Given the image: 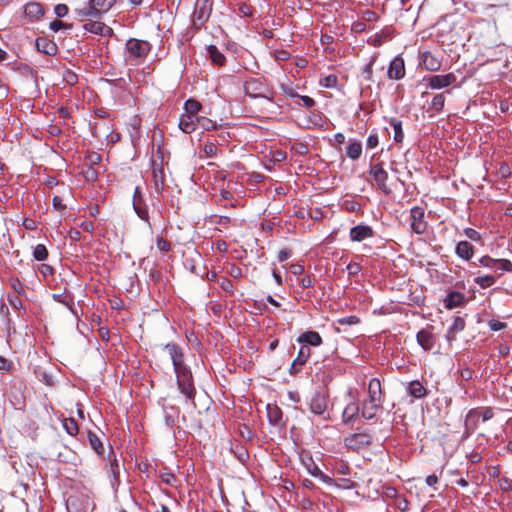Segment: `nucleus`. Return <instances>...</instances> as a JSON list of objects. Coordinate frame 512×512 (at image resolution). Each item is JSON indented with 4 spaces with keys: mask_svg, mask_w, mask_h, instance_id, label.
<instances>
[{
    "mask_svg": "<svg viewBox=\"0 0 512 512\" xmlns=\"http://www.w3.org/2000/svg\"><path fill=\"white\" fill-rule=\"evenodd\" d=\"M465 328V321L461 317H456L448 330L447 339L448 341H452L455 337V334L463 331Z\"/></svg>",
    "mask_w": 512,
    "mask_h": 512,
    "instance_id": "nucleus-25",
    "label": "nucleus"
},
{
    "mask_svg": "<svg viewBox=\"0 0 512 512\" xmlns=\"http://www.w3.org/2000/svg\"><path fill=\"white\" fill-rule=\"evenodd\" d=\"M480 263L495 271H500L498 275L503 272H512V263L506 258H480Z\"/></svg>",
    "mask_w": 512,
    "mask_h": 512,
    "instance_id": "nucleus-9",
    "label": "nucleus"
},
{
    "mask_svg": "<svg viewBox=\"0 0 512 512\" xmlns=\"http://www.w3.org/2000/svg\"><path fill=\"white\" fill-rule=\"evenodd\" d=\"M50 29L54 32H58L61 29H71L72 25L67 24L61 20H54L49 25Z\"/></svg>",
    "mask_w": 512,
    "mask_h": 512,
    "instance_id": "nucleus-43",
    "label": "nucleus"
},
{
    "mask_svg": "<svg viewBox=\"0 0 512 512\" xmlns=\"http://www.w3.org/2000/svg\"><path fill=\"white\" fill-rule=\"evenodd\" d=\"M133 208L139 218L148 222V218H149L148 211L145 207H143V198L142 197L133 199Z\"/></svg>",
    "mask_w": 512,
    "mask_h": 512,
    "instance_id": "nucleus-31",
    "label": "nucleus"
},
{
    "mask_svg": "<svg viewBox=\"0 0 512 512\" xmlns=\"http://www.w3.org/2000/svg\"><path fill=\"white\" fill-rule=\"evenodd\" d=\"M473 253V245L468 241H460L456 246V254L458 256H472Z\"/></svg>",
    "mask_w": 512,
    "mask_h": 512,
    "instance_id": "nucleus-32",
    "label": "nucleus"
},
{
    "mask_svg": "<svg viewBox=\"0 0 512 512\" xmlns=\"http://www.w3.org/2000/svg\"><path fill=\"white\" fill-rule=\"evenodd\" d=\"M387 75L389 79L400 80L405 76L404 60L400 56H396L389 65Z\"/></svg>",
    "mask_w": 512,
    "mask_h": 512,
    "instance_id": "nucleus-10",
    "label": "nucleus"
},
{
    "mask_svg": "<svg viewBox=\"0 0 512 512\" xmlns=\"http://www.w3.org/2000/svg\"><path fill=\"white\" fill-rule=\"evenodd\" d=\"M363 18L366 21H374L377 19V14L372 10H367L364 12Z\"/></svg>",
    "mask_w": 512,
    "mask_h": 512,
    "instance_id": "nucleus-64",
    "label": "nucleus"
},
{
    "mask_svg": "<svg viewBox=\"0 0 512 512\" xmlns=\"http://www.w3.org/2000/svg\"><path fill=\"white\" fill-rule=\"evenodd\" d=\"M175 373L177 375V382L180 391L186 396V398H193L194 386L191 373L186 368L176 371Z\"/></svg>",
    "mask_w": 512,
    "mask_h": 512,
    "instance_id": "nucleus-6",
    "label": "nucleus"
},
{
    "mask_svg": "<svg viewBox=\"0 0 512 512\" xmlns=\"http://www.w3.org/2000/svg\"><path fill=\"white\" fill-rule=\"evenodd\" d=\"M64 80L69 85H74L78 81V76L71 70H66L64 74Z\"/></svg>",
    "mask_w": 512,
    "mask_h": 512,
    "instance_id": "nucleus-53",
    "label": "nucleus"
},
{
    "mask_svg": "<svg viewBox=\"0 0 512 512\" xmlns=\"http://www.w3.org/2000/svg\"><path fill=\"white\" fill-rule=\"evenodd\" d=\"M292 150H294L299 155H306L309 152L307 144L302 142L295 143L292 146Z\"/></svg>",
    "mask_w": 512,
    "mask_h": 512,
    "instance_id": "nucleus-48",
    "label": "nucleus"
},
{
    "mask_svg": "<svg viewBox=\"0 0 512 512\" xmlns=\"http://www.w3.org/2000/svg\"><path fill=\"white\" fill-rule=\"evenodd\" d=\"M499 485L502 490H510L512 488V482L507 478H502L499 480Z\"/></svg>",
    "mask_w": 512,
    "mask_h": 512,
    "instance_id": "nucleus-59",
    "label": "nucleus"
},
{
    "mask_svg": "<svg viewBox=\"0 0 512 512\" xmlns=\"http://www.w3.org/2000/svg\"><path fill=\"white\" fill-rule=\"evenodd\" d=\"M88 3L100 18L113 7L116 0H89Z\"/></svg>",
    "mask_w": 512,
    "mask_h": 512,
    "instance_id": "nucleus-18",
    "label": "nucleus"
},
{
    "mask_svg": "<svg viewBox=\"0 0 512 512\" xmlns=\"http://www.w3.org/2000/svg\"><path fill=\"white\" fill-rule=\"evenodd\" d=\"M52 204L57 211H63L66 208L65 204H63L62 198L57 195L53 197Z\"/></svg>",
    "mask_w": 512,
    "mask_h": 512,
    "instance_id": "nucleus-55",
    "label": "nucleus"
},
{
    "mask_svg": "<svg viewBox=\"0 0 512 512\" xmlns=\"http://www.w3.org/2000/svg\"><path fill=\"white\" fill-rule=\"evenodd\" d=\"M316 470H317V473H314V477L319 478L321 481H323L324 483H326L328 485H334L335 484V480L334 479H332L331 477L323 474L322 471L319 468H316Z\"/></svg>",
    "mask_w": 512,
    "mask_h": 512,
    "instance_id": "nucleus-52",
    "label": "nucleus"
},
{
    "mask_svg": "<svg viewBox=\"0 0 512 512\" xmlns=\"http://www.w3.org/2000/svg\"><path fill=\"white\" fill-rule=\"evenodd\" d=\"M156 246L159 252L166 253L170 250V242L163 238H157Z\"/></svg>",
    "mask_w": 512,
    "mask_h": 512,
    "instance_id": "nucleus-47",
    "label": "nucleus"
},
{
    "mask_svg": "<svg viewBox=\"0 0 512 512\" xmlns=\"http://www.w3.org/2000/svg\"><path fill=\"white\" fill-rule=\"evenodd\" d=\"M101 159H102V157H101V155L99 153H97V152H90L87 155V157H86V161L87 162L85 164L87 166H92L93 167V165H96V164L100 163Z\"/></svg>",
    "mask_w": 512,
    "mask_h": 512,
    "instance_id": "nucleus-45",
    "label": "nucleus"
},
{
    "mask_svg": "<svg viewBox=\"0 0 512 512\" xmlns=\"http://www.w3.org/2000/svg\"><path fill=\"white\" fill-rule=\"evenodd\" d=\"M62 425L66 432L71 436L76 435L79 431L78 424L73 418H64Z\"/></svg>",
    "mask_w": 512,
    "mask_h": 512,
    "instance_id": "nucleus-35",
    "label": "nucleus"
},
{
    "mask_svg": "<svg viewBox=\"0 0 512 512\" xmlns=\"http://www.w3.org/2000/svg\"><path fill=\"white\" fill-rule=\"evenodd\" d=\"M411 216V228L417 234H422L427 229V223L424 220V209L419 206H415L410 211Z\"/></svg>",
    "mask_w": 512,
    "mask_h": 512,
    "instance_id": "nucleus-8",
    "label": "nucleus"
},
{
    "mask_svg": "<svg viewBox=\"0 0 512 512\" xmlns=\"http://www.w3.org/2000/svg\"><path fill=\"white\" fill-rule=\"evenodd\" d=\"M310 354V349L307 346L301 347L296 359L292 363V368L296 365H303L309 359Z\"/></svg>",
    "mask_w": 512,
    "mask_h": 512,
    "instance_id": "nucleus-34",
    "label": "nucleus"
},
{
    "mask_svg": "<svg viewBox=\"0 0 512 512\" xmlns=\"http://www.w3.org/2000/svg\"><path fill=\"white\" fill-rule=\"evenodd\" d=\"M389 124L394 130V141L401 143L404 139V132L402 129V122L396 118H391Z\"/></svg>",
    "mask_w": 512,
    "mask_h": 512,
    "instance_id": "nucleus-30",
    "label": "nucleus"
},
{
    "mask_svg": "<svg viewBox=\"0 0 512 512\" xmlns=\"http://www.w3.org/2000/svg\"><path fill=\"white\" fill-rule=\"evenodd\" d=\"M212 3L210 0H197L193 12V21L195 25H203L210 17Z\"/></svg>",
    "mask_w": 512,
    "mask_h": 512,
    "instance_id": "nucleus-5",
    "label": "nucleus"
},
{
    "mask_svg": "<svg viewBox=\"0 0 512 512\" xmlns=\"http://www.w3.org/2000/svg\"><path fill=\"white\" fill-rule=\"evenodd\" d=\"M417 342L424 350H431L436 343V337L430 329H423L417 333Z\"/></svg>",
    "mask_w": 512,
    "mask_h": 512,
    "instance_id": "nucleus-14",
    "label": "nucleus"
},
{
    "mask_svg": "<svg viewBox=\"0 0 512 512\" xmlns=\"http://www.w3.org/2000/svg\"><path fill=\"white\" fill-rule=\"evenodd\" d=\"M420 59L421 64L428 71L434 72L441 68V61L429 51L423 52Z\"/></svg>",
    "mask_w": 512,
    "mask_h": 512,
    "instance_id": "nucleus-16",
    "label": "nucleus"
},
{
    "mask_svg": "<svg viewBox=\"0 0 512 512\" xmlns=\"http://www.w3.org/2000/svg\"><path fill=\"white\" fill-rule=\"evenodd\" d=\"M244 90L247 96L252 98H265L269 101H273V92L271 89L264 84L260 79L251 78L244 84Z\"/></svg>",
    "mask_w": 512,
    "mask_h": 512,
    "instance_id": "nucleus-3",
    "label": "nucleus"
},
{
    "mask_svg": "<svg viewBox=\"0 0 512 512\" xmlns=\"http://www.w3.org/2000/svg\"><path fill=\"white\" fill-rule=\"evenodd\" d=\"M408 393L414 398H422L427 394V390L421 382L412 381L408 385Z\"/></svg>",
    "mask_w": 512,
    "mask_h": 512,
    "instance_id": "nucleus-24",
    "label": "nucleus"
},
{
    "mask_svg": "<svg viewBox=\"0 0 512 512\" xmlns=\"http://www.w3.org/2000/svg\"><path fill=\"white\" fill-rule=\"evenodd\" d=\"M24 13L31 20H37L43 16L44 9L42 4L38 2H29L24 7Z\"/></svg>",
    "mask_w": 512,
    "mask_h": 512,
    "instance_id": "nucleus-19",
    "label": "nucleus"
},
{
    "mask_svg": "<svg viewBox=\"0 0 512 512\" xmlns=\"http://www.w3.org/2000/svg\"><path fill=\"white\" fill-rule=\"evenodd\" d=\"M88 439H89V442H90V445L91 447L98 453V454H101L103 453L104 451V447H103V444L102 442L100 441V439L94 435V434H89L88 435Z\"/></svg>",
    "mask_w": 512,
    "mask_h": 512,
    "instance_id": "nucleus-40",
    "label": "nucleus"
},
{
    "mask_svg": "<svg viewBox=\"0 0 512 512\" xmlns=\"http://www.w3.org/2000/svg\"><path fill=\"white\" fill-rule=\"evenodd\" d=\"M334 486L341 489L349 490L354 488V483L349 479H340L339 481H335Z\"/></svg>",
    "mask_w": 512,
    "mask_h": 512,
    "instance_id": "nucleus-50",
    "label": "nucleus"
},
{
    "mask_svg": "<svg viewBox=\"0 0 512 512\" xmlns=\"http://www.w3.org/2000/svg\"><path fill=\"white\" fill-rule=\"evenodd\" d=\"M362 154V144L358 141L349 142L346 147V155L352 159L357 160Z\"/></svg>",
    "mask_w": 512,
    "mask_h": 512,
    "instance_id": "nucleus-26",
    "label": "nucleus"
},
{
    "mask_svg": "<svg viewBox=\"0 0 512 512\" xmlns=\"http://www.w3.org/2000/svg\"><path fill=\"white\" fill-rule=\"evenodd\" d=\"M54 12L57 17L63 18L68 14L69 8L66 4H57L54 8Z\"/></svg>",
    "mask_w": 512,
    "mask_h": 512,
    "instance_id": "nucleus-49",
    "label": "nucleus"
},
{
    "mask_svg": "<svg viewBox=\"0 0 512 512\" xmlns=\"http://www.w3.org/2000/svg\"><path fill=\"white\" fill-rule=\"evenodd\" d=\"M297 341L299 343H305L307 345H311L314 347H318L322 344V338H321L320 334L317 332H314V331H307V332L301 334L297 338Z\"/></svg>",
    "mask_w": 512,
    "mask_h": 512,
    "instance_id": "nucleus-21",
    "label": "nucleus"
},
{
    "mask_svg": "<svg viewBox=\"0 0 512 512\" xmlns=\"http://www.w3.org/2000/svg\"><path fill=\"white\" fill-rule=\"evenodd\" d=\"M423 80L426 82L427 87L433 90H440L453 85L457 77L454 73L450 72L447 74L429 75L424 77Z\"/></svg>",
    "mask_w": 512,
    "mask_h": 512,
    "instance_id": "nucleus-4",
    "label": "nucleus"
},
{
    "mask_svg": "<svg viewBox=\"0 0 512 512\" xmlns=\"http://www.w3.org/2000/svg\"><path fill=\"white\" fill-rule=\"evenodd\" d=\"M379 143L378 135L377 134H370L367 138L366 145L368 148L373 149L375 148Z\"/></svg>",
    "mask_w": 512,
    "mask_h": 512,
    "instance_id": "nucleus-56",
    "label": "nucleus"
},
{
    "mask_svg": "<svg viewBox=\"0 0 512 512\" xmlns=\"http://www.w3.org/2000/svg\"><path fill=\"white\" fill-rule=\"evenodd\" d=\"M207 51H208V54H209V57L211 59V61L216 64V65H223L226 58L225 56L223 55V53H221L216 46L214 45H210L207 47Z\"/></svg>",
    "mask_w": 512,
    "mask_h": 512,
    "instance_id": "nucleus-29",
    "label": "nucleus"
},
{
    "mask_svg": "<svg viewBox=\"0 0 512 512\" xmlns=\"http://www.w3.org/2000/svg\"><path fill=\"white\" fill-rule=\"evenodd\" d=\"M339 323L353 325V324L358 323V318L355 317V316H350V317L342 318V319L339 320Z\"/></svg>",
    "mask_w": 512,
    "mask_h": 512,
    "instance_id": "nucleus-62",
    "label": "nucleus"
},
{
    "mask_svg": "<svg viewBox=\"0 0 512 512\" xmlns=\"http://www.w3.org/2000/svg\"><path fill=\"white\" fill-rule=\"evenodd\" d=\"M196 118L193 115L183 114L179 119V128L187 134L192 133L197 128Z\"/></svg>",
    "mask_w": 512,
    "mask_h": 512,
    "instance_id": "nucleus-20",
    "label": "nucleus"
},
{
    "mask_svg": "<svg viewBox=\"0 0 512 512\" xmlns=\"http://www.w3.org/2000/svg\"><path fill=\"white\" fill-rule=\"evenodd\" d=\"M165 351L168 353V355L171 358L175 372L185 368L182 365V359H183L182 352L176 345L167 344L165 346Z\"/></svg>",
    "mask_w": 512,
    "mask_h": 512,
    "instance_id": "nucleus-15",
    "label": "nucleus"
},
{
    "mask_svg": "<svg viewBox=\"0 0 512 512\" xmlns=\"http://www.w3.org/2000/svg\"><path fill=\"white\" fill-rule=\"evenodd\" d=\"M381 383L373 378L368 385V400L363 403L362 416L366 419H372L380 406L381 402Z\"/></svg>",
    "mask_w": 512,
    "mask_h": 512,
    "instance_id": "nucleus-2",
    "label": "nucleus"
},
{
    "mask_svg": "<svg viewBox=\"0 0 512 512\" xmlns=\"http://www.w3.org/2000/svg\"><path fill=\"white\" fill-rule=\"evenodd\" d=\"M370 443V436L366 433H355L345 438V445L351 449H360Z\"/></svg>",
    "mask_w": 512,
    "mask_h": 512,
    "instance_id": "nucleus-11",
    "label": "nucleus"
},
{
    "mask_svg": "<svg viewBox=\"0 0 512 512\" xmlns=\"http://www.w3.org/2000/svg\"><path fill=\"white\" fill-rule=\"evenodd\" d=\"M369 174L373 177L380 190L386 194L391 192L387 186L388 173L383 169L382 164L370 165Z\"/></svg>",
    "mask_w": 512,
    "mask_h": 512,
    "instance_id": "nucleus-7",
    "label": "nucleus"
},
{
    "mask_svg": "<svg viewBox=\"0 0 512 512\" xmlns=\"http://www.w3.org/2000/svg\"><path fill=\"white\" fill-rule=\"evenodd\" d=\"M359 413V407L356 403H348L343 411V419L345 422H349L354 419Z\"/></svg>",
    "mask_w": 512,
    "mask_h": 512,
    "instance_id": "nucleus-33",
    "label": "nucleus"
},
{
    "mask_svg": "<svg viewBox=\"0 0 512 512\" xmlns=\"http://www.w3.org/2000/svg\"><path fill=\"white\" fill-rule=\"evenodd\" d=\"M197 127L202 128L203 130L210 131L216 129V123L206 117H197L196 118Z\"/></svg>",
    "mask_w": 512,
    "mask_h": 512,
    "instance_id": "nucleus-38",
    "label": "nucleus"
},
{
    "mask_svg": "<svg viewBox=\"0 0 512 512\" xmlns=\"http://www.w3.org/2000/svg\"><path fill=\"white\" fill-rule=\"evenodd\" d=\"M47 255H48V251L44 245L39 244L35 247L33 256H47Z\"/></svg>",
    "mask_w": 512,
    "mask_h": 512,
    "instance_id": "nucleus-58",
    "label": "nucleus"
},
{
    "mask_svg": "<svg viewBox=\"0 0 512 512\" xmlns=\"http://www.w3.org/2000/svg\"><path fill=\"white\" fill-rule=\"evenodd\" d=\"M153 178H154V183H155V187L157 190H160L162 189V186L164 184V173H163V169L162 168H154L153 169Z\"/></svg>",
    "mask_w": 512,
    "mask_h": 512,
    "instance_id": "nucleus-39",
    "label": "nucleus"
},
{
    "mask_svg": "<svg viewBox=\"0 0 512 512\" xmlns=\"http://www.w3.org/2000/svg\"><path fill=\"white\" fill-rule=\"evenodd\" d=\"M39 270L44 276L51 275L53 271L52 267L47 264H41Z\"/></svg>",
    "mask_w": 512,
    "mask_h": 512,
    "instance_id": "nucleus-63",
    "label": "nucleus"
},
{
    "mask_svg": "<svg viewBox=\"0 0 512 512\" xmlns=\"http://www.w3.org/2000/svg\"><path fill=\"white\" fill-rule=\"evenodd\" d=\"M310 409L314 414H323L327 409L326 398L321 394L314 395L311 399Z\"/></svg>",
    "mask_w": 512,
    "mask_h": 512,
    "instance_id": "nucleus-22",
    "label": "nucleus"
},
{
    "mask_svg": "<svg viewBox=\"0 0 512 512\" xmlns=\"http://www.w3.org/2000/svg\"><path fill=\"white\" fill-rule=\"evenodd\" d=\"M22 225L27 230H35L37 228L36 221H34L33 219H30V218H24Z\"/></svg>",
    "mask_w": 512,
    "mask_h": 512,
    "instance_id": "nucleus-57",
    "label": "nucleus"
},
{
    "mask_svg": "<svg viewBox=\"0 0 512 512\" xmlns=\"http://www.w3.org/2000/svg\"><path fill=\"white\" fill-rule=\"evenodd\" d=\"M85 31L97 34V35H111L113 33L112 28L106 26L103 22L91 21L83 25Z\"/></svg>",
    "mask_w": 512,
    "mask_h": 512,
    "instance_id": "nucleus-17",
    "label": "nucleus"
},
{
    "mask_svg": "<svg viewBox=\"0 0 512 512\" xmlns=\"http://www.w3.org/2000/svg\"><path fill=\"white\" fill-rule=\"evenodd\" d=\"M203 151L207 157H214L217 154V146L213 142H207L203 146Z\"/></svg>",
    "mask_w": 512,
    "mask_h": 512,
    "instance_id": "nucleus-44",
    "label": "nucleus"
},
{
    "mask_svg": "<svg viewBox=\"0 0 512 512\" xmlns=\"http://www.w3.org/2000/svg\"><path fill=\"white\" fill-rule=\"evenodd\" d=\"M464 300V296L459 292H452L445 298V306L448 309H452L461 305Z\"/></svg>",
    "mask_w": 512,
    "mask_h": 512,
    "instance_id": "nucleus-27",
    "label": "nucleus"
},
{
    "mask_svg": "<svg viewBox=\"0 0 512 512\" xmlns=\"http://www.w3.org/2000/svg\"><path fill=\"white\" fill-rule=\"evenodd\" d=\"M446 97L445 92L436 94L431 101L429 106V110L433 112V114L440 113L445 105Z\"/></svg>",
    "mask_w": 512,
    "mask_h": 512,
    "instance_id": "nucleus-23",
    "label": "nucleus"
},
{
    "mask_svg": "<svg viewBox=\"0 0 512 512\" xmlns=\"http://www.w3.org/2000/svg\"><path fill=\"white\" fill-rule=\"evenodd\" d=\"M200 109L201 104L196 100L189 99L185 103L186 115H193L194 117H196V114L199 112Z\"/></svg>",
    "mask_w": 512,
    "mask_h": 512,
    "instance_id": "nucleus-37",
    "label": "nucleus"
},
{
    "mask_svg": "<svg viewBox=\"0 0 512 512\" xmlns=\"http://www.w3.org/2000/svg\"><path fill=\"white\" fill-rule=\"evenodd\" d=\"M151 51V45L148 41L131 38L125 45V62L131 66H137Z\"/></svg>",
    "mask_w": 512,
    "mask_h": 512,
    "instance_id": "nucleus-1",
    "label": "nucleus"
},
{
    "mask_svg": "<svg viewBox=\"0 0 512 512\" xmlns=\"http://www.w3.org/2000/svg\"><path fill=\"white\" fill-rule=\"evenodd\" d=\"M82 174L88 182H94L98 179V171L94 167L87 166L86 164L83 165Z\"/></svg>",
    "mask_w": 512,
    "mask_h": 512,
    "instance_id": "nucleus-36",
    "label": "nucleus"
},
{
    "mask_svg": "<svg viewBox=\"0 0 512 512\" xmlns=\"http://www.w3.org/2000/svg\"><path fill=\"white\" fill-rule=\"evenodd\" d=\"M464 235L470 239V240H473V241H476V242H480L481 241V235L478 231H476L475 229H472V228H466L464 230Z\"/></svg>",
    "mask_w": 512,
    "mask_h": 512,
    "instance_id": "nucleus-46",
    "label": "nucleus"
},
{
    "mask_svg": "<svg viewBox=\"0 0 512 512\" xmlns=\"http://www.w3.org/2000/svg\"><path fill=\"white\" fill-rule=\"evenodd\" d=\"M337 77L335 75H329L324 78V80L321 82V85L326 88H332L337 85Z\"/></svg>",
    "mask_w": 512,
    "mask_h": 512,
    "instance_id": "nucleus-51",
    "label": "nucleus"
},
{
    "mask_svg": "<svg viewBox=\"0 0 512 512\" xmlns=\"http://www.w3.org/2000/svg\"><path fill=\"white\" fill-rule=\"evenodd\" d=\"M374 235L373 229L369 225H357L350 229V238L352 241H363Z\"/></svg>",
    "mask_w": 512,
    "mask_h": 512,
    "instance_id": "nucleus-13",
    "label": "nucleus"
},
{
    "mask_svg": "<svg viewBox=\"0 0 512 512\" xmlns=\"http://www.w3.org/2000/svg\"><path fill=\"white\" fill-rule=\"evenodd\" d=\"M299 98L302 100L303 105L306 108H311V107H313L315 105L314 99L309 97V96H300Z\"/></svg>",
    "mask_w": 512,
    "mask_h": 512,
    "instance_id": "nucleus-60",
    "label": "nucleus"
},
{
    "mask_svg": "<svg viewBox=\"0 0 512 512\" xmlns=\"http://www.w3.org/2000/svg\"><path fill=\"white\" fill-rule=\"evenodd\" d=\"M281 90L288 97H291V98L300 97V95L297 92H295V90L292 87H290L288 85L281 84Z\"/></svg>",
    "mask_w": 512,
    "mask_h": 512,
    "instance_id": "nucleus-54",
    "label": "nucleus"
},
{
    "mask_svg": "<svg viewBox=\"0 0 512 512\" xmlns=\"http://www.w3.org/2000/svg\"><path fill=\"white\" fill-rule=\"evenodd\" d=\"M75 12L79 21L99 18L98 14L92 9V7L89 4L84 8L77 9Z\"/></svg>",
    "mask_w": 512,
    "mask_h": 512,
    "instance_id": "nucleus-28",
    "label": "nucleus"
},
{
    "mask_svg": "<svg viewBox=\"0 0 512 512\" xmlns=\"http://www.w3.org/2000/svg\"><path fill=\"white\" fill-rule=\"evenodd\" d=\"M35 46L39 52L49 56L56 55L58 51L56 43L45 37H38L35 41Z\"/></svg>",
    "mask_w": 512,
    "mask_h": 512,
    "instance_id": "nucleus-12",
    "label": "nucleus"
},
{
    "mask_svg": "<svg viewBox=\"0 0 512 512\" xmlns=\"http://www.w3.org/2000/svg\"><path fill=\"white\" fill-rule=\"evenodd\" d=\"M489 327L493 331H500V330H502L505 327V324L503 322H500V321H491L489 323Z\"/></svg>",
    "mask_w": 512,
    "mask_h": 512,
    "instance_id": "nucleus-61",
    "label": "nucleus"
},
{
    "mask_svg": "<svg viewBox=\"0 0 512 512\" xmlns=\"http://www.w3.org/2000/svg\"><path fill=\"white\" fill-rule=\"evenodd\" d=\"M375 62V58H372L363 68H362V74L366 81L372 80L373 75V65Z\"/></svg>",
    "mask_w": 512,
    "mask_h": 512,
    "instance_id": "nucleus-41",
    "label": "nucleus"
},
{
    "mask_svg": "<svg viewBox=\"0 0 512 512\" xmlns=\"http://www.w3.org/2000/svg\"><path fill=\"white\" fill-rule=\"evenodd\" d=\"M476 282L481 287L488 288L495 282V278L492 275H486V276L476 278Z\"/></svg>",
    "mask_w": 512,
    "mask_h": 512,
    "instance_id": "nucleus-42",
    "label": "nucleus"
}]
</instances>
